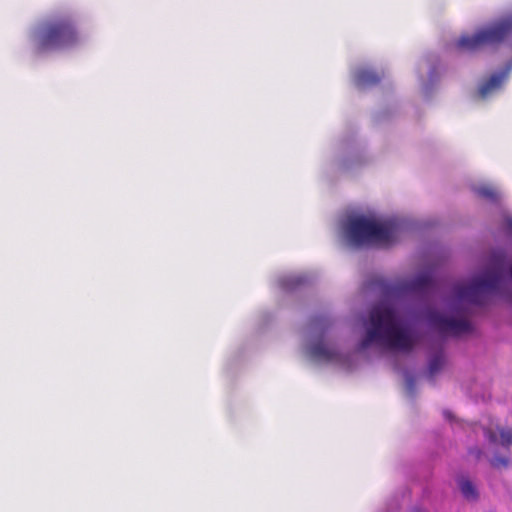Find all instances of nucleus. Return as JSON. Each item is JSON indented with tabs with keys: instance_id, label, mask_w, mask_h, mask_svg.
Masks as SVG:
<instances>
[{
	"instance_id": "f257e3e1",
	"label": "nucleus",
	"mask_w": 512,
	"mask_h": 512,
	"mask_svg": "<svg viewBox=\"0 0 512 512\" xmlns=\"http://www.w3.org/2000/svg\"><path fill=\"white\" fill-rule=\"evenodd\" d=\"M509 277L512 281V263L507 260L503 252L492 255L489 266L469 283H459L454 286L456 296L453 306V315L447 317L437 311H430L428 320L430 324L441 334L459 336L472 331V325L468 321V312L462 307L463 303L483 306L489 298L499 293Z\"/></svg>"
},
{
	"instance_id": "f03ea898",
	"label": "nucleus",
	"mask_w": 512,
	"mask_h": 512,
	"mask_svg": "<svg viewBox=\"0 0 512 512\" xmlns=\"http://www.w3.org/2000/svg\"><path fill=\"white\" fill-rule=\"evenodd\" d=\"M370 327L361 340L360 349L378 343L388 349L410 352L415 345L414 335L401 327L396 312L391 307L377 305L369 313Z\"/></svg>"
},
{
	"instance_id": "7ed1b4c3",
	"label": "nucleus",
	"mask_w": 512,
	"mask_h": 512,
	"mask_svg": "<svg viewBox=\"0 0 512 512\" xmlns=\"http://www.w3.org/2000/svg\"><path fill=\"white\" fill-rule=\"evenodd\" d=\"M80 40L76 23L69 16L47 21L33 38L37 53L69 49L79 44Z\"/></svg>"
},
{
	"instance_id": "20e7f679",
	"label": "nucleus",
	"mask_w": 512,
	"mask_h": 512,
	"mask_svg": "<svg viewBox=\"0 0 512 512\" xmlns=\"http://www.w3.org/2000/svg\"><path fill=\"white\" fill-rule=\"evenodd\" d=\"M346 230L350 242L357 247L373 244L386 245L394 236L392 225L379 224L363 216L351 218Z\"/></svg>"
},
{
	"instance_id": "39448f33",
	"label": "nucleus",
	"mask_w": 512,
	"mask_h": 512,
	"mask_svg": "<svg viewBox=\"0 0 512 512\" xmlns=\"http://www.w3.org/2000/svg\"><path fill=\"white\" fill-rule=\"evenodd\" d=\"M512 34V14L506 16L491 26L479 30L474 35L462 36L457 46L465 51L474 52L487 46H494L503 42Z\"/></svg>"
},
{
	"instance_id": "423d86ee",
	"label": "nucleus",
	"mask_w": 512,
	"mask_h": 512,
	"mask_svg": "<svg viewBox=\"0 0 512 512\" xmlns=\"http://www.w3.org/2000/svg\"><path fill=\"white\" fill-rule=\"evenodd\" d=\"M434 285V280L430 272L418 274L414 279L407 282L404 286L405 290L411 292H423L429 290Z\"/></svg>"
},
{
	"instance_id": "0eeeda50",
	"label": "nucleus",
	"mask_w": 512,
	"mask_h": 512,
	"mask_svg": "<svg viewBox=\"0 0 512 512\" xmlns=\"http://www.w3.org/2000/svg\"><path fill=\"white\" fill-rule=\"evenodd\" d=\"M381 80V76L370 69L361 68L355 73V82L359 88H365L378 84Z\"/></svg>"
},
{
	"instance_id": "6e6552de",
	"label": "nucleus",
	"mask_w": 512,
	"mask_h": 512,
	"mask_svg": "<svg viewBox=\"0 0 512 512\" xmlns=\"http://www.w3.org/2000/svg\"><path fill=\"white\" fill-rule=\"evenodd\" d=\"M508 73L509 69H507L505 72L491 75L490 78L480 86L479 94L482 97H486L492 91L499 89L503 84L505 78L507 77Z\"/></svg>"
},
{
	"instance_id": "1a4fd4ad",
	"label": "nucleus",
	"mask_w": 512,
	"mask_h": 512,
	"mask_svg": "<svg viewBox=\"0 0 512 512\" xmlns=\"http://www.w3.org/2000/svg\"><path fill=\"white\" fill-rule=\"evenodd\" d=\"M311 355L319 360L330 361L334 359L335 352L322 343L315 344L311 347Z\"/></svg>"
},
{
	"instance_id": "9d476101",
	"label": "nucleus",
	"mask_w": 512,
	"mask_h": 512,
	"mask_svg": "<svg viewBox=\"0 0 512 512\" xmlns=\"http://www.w3.org/2000/svg\"><path fill=\"white\" fill-rule=\"evenodd\" d=\"M459 488L461 490V493L463 496L468 500H476L478 497V492L476 490V487L473 485V483L467 479L462 478L459 481Z\"/></svg>"
},
{
	"instance_id": "9b49d317",
	"label": "nucleus",
	"mask_w": 512,
	"mask_h": 512,
	"mask_svg": "<svg viewBox=\"0 0 512 512\" xmlns=\"http://www.w3.org/2000/svg\"><path fill=\"white\" fill-rule=\"evenodd\" d=\"M444 365V357L442 354L435 355L429 362V374L433 377L438 373Z\"/></svg>"
},
{
	"instance_id": "f8f14e48",
	"label": "nucleus",
	"mask_w": 512,
	"mask_h": 512,
	"mask_svg": "<svg viewBox=\"0 0 512 512\" xmlns=\"http://www.w3.org/2000/svg\"><path fill=\"white\" fill-rule=\"evenodd\" d=\"M499 434H500V444L508 448L510 445H512V428H499Z\"/></svg>"
},
{
	"instance_id": "ddd939ff",
	"label": "nucleus",
	"mask_w": 512,
	"mask_h": 512,
	"mask_svg": "<svg viewBox=\"0 0 512 512\" xmlns=\"http://www.w3.org/2000/svg\"><path fill=\"white\" fill-rule=\"evenodd\" d=\"M477 193L479 196L491 200H496L497 192L491 187H480L477 189Z\"/></svg>"
},
{
	"instance_id": "4468645a",
	"label": "nucleus",
	"mask_w": 512,
	"mask_h": 512,
	"mask_svg": "<svg viewBox=\"0 0 512 512\" xmlns=\"http://www.w3.org/2000/svg\"><path fill=\"white\" fill-rule=\"evenodd\" d=\"M491 465L494 467V468H499V467H507L508 464H509V457H505V456H494L491 461H490Z\"/></svg>"
},
{
	"instance_id": "2eb2a0df",
	"label": "nucleus",
	"mask_w": 512,
	"mask_h": 512,
	"mask_svg": "<svg viewBox=\"0 0 512 512\" xmlns=\"http://www.w3.org/2000/svg\"><path fill=\"white\" fill-rule=\"evenodd\" d=\"M484 434L490 443H492V444L498 443L497 435L492 429H490V428L485 429Z\"/></svg>"
},
{
	"instance_id": "dca6fc26",
	"label": "nucleus",
	"mask_w": 512,
	"mask_h": 512,
	"mask_svg": "<svg viewBox=\"0 0 512 512\" xmlns=\"http://www.w3.org/2000/svg\"><path fill=\"white\" fill-rule=\"evenodd\" d=\"M505 228L508 234L512 235V218L505 220Z\"/></svg>"
},
{
	"instance_id": "f3484780",
	"label": "nucleus",
	"mask_w": 512,
	"mask_h": 512,
	"mask_svg": "<svg viewBox=\"0 0 512 512\" xmlns=\"http://www.w3.org/2000/svg\"><path fill=\"white\" fill-rule=\"evenodd\" d=\"M471 453H474V454H475V457H476L477 459H479V458L481 457V455H482V451H481L480 449H478V448H476V449H474V450H471Z\"/></svg>"
}]
</instances>
